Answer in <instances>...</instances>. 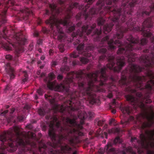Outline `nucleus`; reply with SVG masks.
<instances>
[{"instance_id":"13","label":"nucleus","mask_w":154,"mask_h":154,"mask_svg":"<svg viewBox=\"0 0 154 154\" xmlns=\"http://www.w3.org/2000/svg\"><path fill=\"white\" fill-rule=\"evenodd\" d=\"M105 121L104 120H100L99 118H97L95 120V123L98 126H100L103 125Z\"/></svg>"},{"instance_id":"15","label":"nucleus","mask_w":154,"mask_h":154,"mask_svg":"<svg viewBox=\"0 0 154 154\" xmlns=\"http://www.w3.org/2000/svg\"><path fill=\"white\" fill-rule=\"evenodd\" d=\"M80 61L83 64H86L88 63L89 60L86 58L82 57L80 58Z\"/></svg>"},{"instance_id":"17","label":"nucleus","mask_w":154,"mask_h":154,"mask_svg":"<svg viewBox=\"0 0 154 154\" xmlns=\"http://www.w3.org/2000/svg\"><path fill=\"white\" fill-rule=\"evenodd\" d=\"M58 48L61 52H63L65 50L64 45L63 44H60L58 46Z\"/></svg>"},{"instance_id":"35","label":"nucleus","mask_w":154,"mask_h":154,"mask_svg":"<svg viewBox=\"0 0 154 154\" xmlns=\"http://www.w3.org/2000/svg\"><path fill=\"white\" fill-rule=\"evenodd\" d=\"M54 51L52 49H50L49 51V54L50 55H51L53 53Z\"/></svg>"},{"instance_id":"2","label":"nucleus","mask_w":154,"mask_h":154,"mask_svg":"<svg viewBox=\"0 0 154 154\" xmlns=\"http://www.w3.org/2000/svg\"><path fill=\"white\" fill-rule=\"evenodd\" d=\"M147 2L152 3L149 6L143 7L140 8L137 12V16L139 17H147L149 16L151 12L154 11V0H146Z\"/></svg>"},{"instance_id":"29","label":"nucleus","mask_w":154,"mask_h":154,"mask_svg":"<svg viewBox=\"0 0 154 154\" xmlns=\"http://www.w3.org/2000/svg\"><path fill=\"white\" fill-rule=\"evenodd\" d=\"M57 63L56 61H53L52 62L51 66L52 67H54L57 65Z\"/></svg>"},{"instance_id":"10","label":"nucleus","mask_w":154,"mask_h":154,"mask_svg":"<svg viewBox=\"0 0 154 154\" xmlns=\"http://www.w3.org/2000/svg\"><path fill=\"white\" fill-rule=\"evenodd\" d=\"M97 134L98 135H101V136L103 137H104L106 138H107L108 134L106 132H104V134H103V132L102 131L101 129L100 128H99L97 131Z\"/></svg>"},{"instance_id":"1","label":"nucleus","mask_w":154,"mask_h":154,"mask_svg":"<svg viewBox=\"0 0 154 154\" xmlns=\"http://www.w3.org/2000/svg\"><path fill=\"white\" fill-rule=\"evenodd\" d=\"M147 137L142 133L140 135L141 140L139 141L143 147L148 149L150 147L154 148V130L146 131ZM147 154H154L153 151H148Z\"/></svg>"},{"instance_id":"41","label":"nucleus","mask_w":154,"mask_h":154,"mask_svg":"<svg viewBox=\"0 0 154 154\" xmlns=\"http://www.w3.org/2000/svg\"><path fill=\"white\" fill-rule=\"evenodd\" d=\"M50 14V11L48 10H46L45 11V14L46 15H49Z\"/></svg>"},{"instance_id":"18","label":"nucleus","mask_w":154,"mask_h":154,"mask_svg":"<svg viewBox=\"0 0 154 154\" xmlns=\"http://www.w3.org/2000/svg\"><path fill=\"white\" fill-rule=\"evenodd\" d=\"M39 114L41 116H44L45 114V112L43 109H39L38 110Z\"/></svg>"},{"instance_id":"21","label":"nucleus","mask_w":154,"mask_h":154,"mask_svg":"<svg viewBox=\"0 0 154 154\" xmlns=\"http://www.w3.org/2000/svg\"><path fill=\"white\" fill-rule=\"evenodd\" d=\"M113 124L114 126H116V120L113 119H112L109 121V124L111 125L112 124Z\"/></svg>"},{"instance_id":"52","label":"nucleus","mask_w":154,"mask_h":154,"mask_svg":"<svg viewBox=\"0 0 154 154\" xmlns=\"http://www.w3.org/2000/svg\"><path fill=\"white\" fill-rule=\"evenodd\" d=\"M35 99H36V100H37V99H38V97L37 96V95L36 94L35 95Z\"/></svg>"},{"instance_id":"60","label":"nucleus","mask_w":154,"mask_h":154,"mask_svg":"<svg viewBox=\"0 0 154 154\" xmlns=\"http://www.w3.org/2000/svg\"><path fill=\"white\" fill-rule=\"evenodd\" d=\"M136 20L137 21V19H136Z\"/></svg>"},{"instance_id":"33","label":"nucleus","mask_w":154,"mask_h":154,"mask_svg":"<svg viewBox=\"0 0 154 154\" xmlns=\"http://www.w3.org/2000/svg\"><path fill=\"white\" fill-rule=\"evenodd\" d=\"M24 73V77L25 78H28V75L27 73L26 72V71H24L23 72Z\"/></svg>"},{"instance_id":"24","label":"nucleus","mask_w":154,"mask_h":154,"mask_svg":"<svg viewBox=\"0 0 154 154\" xmlns=\"http://www.w3.org/2000/svg\"><path fill=\"white\" fill-rule=\"evenodd\" d=\"M88 115L90 118H91L94 116V113L93 112L89 111L88 112Z\"/></svg>"},{"instance_id":"56","label":"nucleus","mask_w":154,"mask_h":154,"mask_svg":"<svg viewBox=\"0 0 154 154\" xmlns=\"http://www.w3.org/2000/svg\"><path fill=\"white\" fill-rule=\"evenodd\" d=\"M98 67H100V64H99V65H98Z\"/></svg>"},{"instance_id":"26","label":"nucleus","mask_w":154,"mask_h":154,"mask_svg":"<svg viewBox=\"0 0 154 154\" xmlns=\"http://www.w3.org/2000/svg\"><path fill=\"white\" fill-rule=\"evenodd\" d=\"M26 128H28L29 129L31 130L33 128V126L32 124H30L29 125H28L26 126Z\"/></svg>"},{"instance_id":"30","label":"nucleus","mask_w":154,"mask_h":154,"mask_svg":"<svg viewBox=\"0 0 154 154\" xmlns=\"http://www.w3.org/2000/svg\"><path fill=\"white\" fill-rule=\"evenodd\" d=\"M82 26V23L80 22L76 24V26L78 27H80Z\"/></svg>"},{"instance_id":"8","label":"nucleus","mask_w":154,"mask_h":154,"mask_svg":"<svg viewBox=\"0 0 154 154\" xmlns=\"http://www.w3.org/2000/svg\"><path fill=\"white\" fill-rule=\"evenodd\" d=\"M102 32L101 29L99 30L96 29L94 32L92 36L93 37L94 40L95 41H99L100 39V37Z\"/></svg>"},{"instance_id":"53","label":"nucleus","mask_w":154,"mask_h":154,"mask_svg":"<svg viewBox=\"0 0 154 154\" xmlns=\"http://www.w3.org/2000/svg\"><path fill=\"white\" fill-rule=\"evenodd\" d=\"M44 67V66L42 65V66H40V68L41 69H42Z\"/></svg>"},{"instance_id":"46","label":"nucleus","mask_w":154,"mask_h":154,"mask_svg":"<svg viewBox=\"0 0 154 154\" xmlns=\"http://www.w3.org/2000/svg\"><path fill=\"white\" fill-rule=\"evenodd\" d=\"M25 108L27 110H29L30 109V107L29 106H26L25 107Z\"/></svg>"},{"instance_id":"49","label":"nucleus","mask_w":154,"mask_h":154,"mask_svg":"<svg viewBox=\"0 0 154 154\" xmlns=\"http://www.w3.org/2000/svg\"><path fill=\"white\" fill-rule=\"evenodd\" d=\"M41 63V61L40 60H39L37 61V63L38 65H39Z\"/></svg>"},{"instance_id":"59","label":"nucleus","mask_w":154,"mask_h":154,"mask_svg":"<svg viewBox=\"0 0 154 154\" xmlns=\"http://www.w3.org/2000/svg\"><path fill=\"white\" fill-rule=\"evenodd\" d=\"M106 142V140H105L104 141V142Z\"/></svg>"},{"instance_id":"5","label":"nucleus","mask_w":154,"mask_h":154,"mask_svg":"<svg viewBox=\"0 0 154 154\" xmlns=\"http://www.w3.org/2000/svg\"><path fill=\"white\" fill-rule=\"evenodd\" d=\"M67 60L68 58L66 57L63 58L62 65L60 69V71L62 73H67L69 71V68L67 65Z\"/></svg>"},{"instance_id":"22","label":"nucleus","mask_w":154,"mask_h":154,"mask_svg":"<svg viewBox=\"0 0 154 154\" xmlns=\"http://www.w3.org/2000/svg\"><path fill=\"white\" fill-rule=\"evenodd\" d=\"M27 135V137H36V135L34 133L30 132H28Z\"/></svg>"},{"instance_id":"34","label":"nucleus","mask_w":154,"mask_h":154,"mask_svg":"<svg viewBox=\"0 0 154 154\" xmlns=\"http://www.w3.org/2000/svg\"><path fill=\"white\" fill-rule=\"evenodd\" d=\"M112 94L111 93H109L107 95V97L109 98H111L112 97Z\"/></svg>"},{"instance_id":"12","label":"nucleus","mask_w":154,"mask_h":154,"mask_svg":"<svg viewBox=\"0 0 154 154\" xmlns=\"http://www.w3.org/2000/svg\"><path fill=\"white\" fill-rule=\"evenodd\" d=\"M134 119V118L133 117L131 116L127 120H121V123L122 124L126 125L129 124L130 121H133Z\"/></svg>"},{"instance_id":"39","label":"nucleus","mask_w":154,"mask_h":154,"mask_svg":"<svg viewBox=\"0 0 154 154\" xmlns=\"http://www.w3.org/2000/svg\"><path fill=\"white\" fill-rule=\"evenodd\" d=\"M113 114H115L116 112V110L114 109H112L111 110Z\"/></svg>"},{"instance_id":"37","label":"nucleus","mask_w":154,"mask_h":154,"mask_svg":"<svg viewBox=\"0 0 154 154\" xmlns=\"http://www.w3.org/2000/svg\"><path fill=\"white\" fill-rule=\"evenodd\" d=\"M42 42V40L41 39H39L37 41V43L39 45L41 44Z\"/></svg>"},{"instance_id":"4","label":"nucleus","mask_w":154,"mask_h":154,"mask_svg":"<svg viewBox=\"0 0 154 154\" xmlns=\"http://www.w3.org/2000/svg\"><path fill=\"white\" fill-rule=\"evenodd\" d=\"M33 15L32 10L25 7L24 9L18 12L17 16L20 19L22 18L25 20H27L29 18L30 16Z\"/></svg>"},{"instance_id":"7","label":"nucleus","mask_w":154,"mask_h":154,"mask_svg":"<svg viewBox=\"0 0 154 154\" xmlns=\"http://www.w3.org/2000/svg\"><path fill=\"white\" fill-rule=\"evenodd\" d=\"M140 140H137V138H136L135 137H131V141L132 142H133L135 140H137V142L139 144V146H140V147H141V149H139V148H138V146H136V145H135L134 146V147L136 148H137L138 152V153L140 154L142 152H143V149H145L146 150H147V152L148 151L150 150L149 149V147L148 149H146L145 148L143 147L141 145V144L140 143V142H138L139 141L141 140V138H140Z\"/></svg>"},{"instance_id":"50","label":"nucleus","mask_w":154,"mask_h":154,"mask_svg":"<svg viewBox=\"0 0 154 154\" xmlns=\"http://www.w3.org/2000/svg\"><path fill=\"white\" fill-rule=\"evenodd\" d=\"M112 103L113 104L115 105L116 104V102L115 100L114 99L112 101Z\"/></svg>"},{"instance_id":"9","label":"nucleus","mask_w":154,"mask_h":154,"mask_svg":"<svg viewBox=\"0 0 154 154\" xmlns=\"http://www.w3.org/2000/svg\"><path fill=\"white\" fill-rule=\"evenodd\" d=\"M121 111L123 114L127 113L129 114L131 112V108L128 106H125L124 107H121Z\"/></svg>"},{"instance_id":"27","label":"nucleus","mask_w":154,"mask_h":154,"mask_svg":"<svg viewBox=\"0 0 154 154\" xmlns=\"http://www.w3.org/2000/svg\"><path fill=\"white\" fill-rule=\"evenodd\" d=\"M17 119L20 121H21L23 120V117L22 116H19L17 117Z\"/></svg>"},{"instance_id":"31","label":"nucleus","mask_w":154,"mask_h":154,"mask_svg":"<svg viewBox=\"0 0 154 154\" xmlns=\"http://www.w3.org/2000/svg\"><path fill=\"white\" fill-rule=\"evenodd\" d=\"M8 112V110H7L4 111L3 112H2V114L3 115H5L6 114H7Z\"/></svg>"},{"instance_id":"6","label":"nucleus","mask_w":154,"mask_h":154,"mask_svg":"<svg viewBox=\"0 0 154 154\" xmlns=\"http://www.w3.org/2000/svg\"><path fill=\"white\" fill-rule=\"evenodd\" d=\"M5 70L7 73L10 77V79H12L15 78L14 75V71L13 68L11 66L10 63H7L5 64Z\"/></svg>"},{"instance_id":"16","label":"nucleus","mask_w":154,"mask_h":154,"mask_svg":"<svg viewBox=\"0 0 154 154\" xmlns=\"http://www.w3.org/2000/svg\"><path fill=\"white\" fill-rule=\"evenodd\" d=\"M122 140L119 137H117L113 141V143L116 144L117 143H120L122 142Z\"/></svg>"},{"instance_id":"57","label":"nucleus","mask_w":154,"mask_h":154,"mask_svg":"<svg viewBox=\"0 0 154 154\" xmlns=\"http://www.w3.org/2000/svg\"><path fill=\"white\" fill-rule=\"evenodd\" d=\"M38 73H39V72H37V74H38Z\"/></svg>"},{"instance_id":"23","label":"nucleus","mask_w":154,"mask_h":154,"mask_svg":"<svg viewBox=\"0 0 154 154\" xmlns=\"http://www.w3.org/2000/svg\"><path fill=\"white\" fill-rule=\"evenodd\" d=\"M5 58L8 60H11L12 59V57L10 55H7L5 56Z\"/></svg>"},{"instance_id":"43","label":"nucleus","mask_w":154,"mask_h":154,"mask_svg":"<svg viewBox=\"0 0 154 154\" xmlns=\"http://www.w3.org/2000/svg\"><path fill=\"white\" fill-rule=\"evenodd\" d=\"M27 79H28V78H25L23 79V82H25L27 81Z\"/></svg>"},{"instance_id":"3","label":"nucleus","mask_w":154,"mask_h":154,"mask_svg":"<svg viewBox=\"0 0 154 154\" xmlns=\"http://www.w3.org/2000/svg\"><path fill=\"white\" fill-rule=\"evenodd\" d=\"M3 2L5 6H4V9L0 11V27L2 24L6 22V12L9 6L14 5V0H8L7 2L4 1Z\"/></svg>"},{"instance_id":"42","label":"nucleus","mask_w":154,"mask_h":154,"mask_svg":"<svg viewBox=\"0 0 154 154\" xmlns=\"http://www.w3.org/2000/svg\"><path fill=\"white\" fill-rule=\"evenodd\" d=\"M33 45H29V50H31L33 48Z\"/></svg>"},{"instance_id":"28","label":"nucleus","mask_w":154,"mask_h":154,"mask_svg":"<svg viewBox=\"0 0 154 154\" xmlns=\"http://www.w3.org/2000/svg\"><path fill=\"white\" fill-rule=\"evenodd\" d=\"M11 88V86L9 85H8L6 87L5 89V91L9 90Z\"/></svg>"},{"instance_id":"58","label":"nucleus","mask_w":154,"mask_h":154,"mask_svg":"<svg viewBox=\"0 0 154 154\" xmlns=\"http://www.w3.org/2000/svg\"><path fill=\"white\" fill-rule=\"evenodd\" d=\"M106 142V140H105L104 141V142Z\"/></svg>"},{"instance_id":"32","label":"nucleus","mask_w":154,"mask_h":154,"mask_svg":"<svg viewBox=\"0 0 154 154\" xmlns=\"http://www.w3.org/2000/svg\"><path fill=\"white\" fill-rule=\"evenodd\" d=\"M43 31L44 33H48V29L45 28H43Z\"/></svg>"},{"instance_id":"47","label":"nucleus","mask_w":154,"mask_h":154,"mask_svg":"<svg viewBox=\"0 0 154 154\" xmlns=\"http://www.w3.org/2000/svg\"><path fill=\"white\" fill-rule=\"evenodd\" d=\"M45 59V57L44 56H41L40 57V59L42 60H44Z\"/></svg>"},{"instance_id":"19","label":"nucleus","mask_w":154,"mask_h":154,"mask_svg":"<svg viewBox=\"0 0 154 154\" xmlns=\"http://www.w3.org/2000/svg\"><path fill=\"white\" fill-rule=\"evenodd\" d=\"M57 3L62 6H65L66 4V1H63L62 0H58Z\"/></svg>"},{"instance_id":"55","label":"nucleus","mask_w":154,"mask_h":154,"mask_svg":"<svg viewBox=\"0 0 154 154\" xmlns=\"http://www.w3.org/2000/svg\"><path fill=\"white\" fill-rule=\"evenodd\" d=\"M44 75V74H41V77H42L43 76V75Z\"/></svg>"},{"instance_id":"25","label":"nucleus","mask_w":154,"mask_h":154,"mask_svg":"<svg viewBox=\"0 0 154 154\" xmlns=\"http://www.w3.org/2000/svg\"><path fill=\"white\" fill-rule=\"evenodd\" d=\"M63 78V76L60 74H59L58 75L57 77V79L60 80H62Z\"/></svg>"},{"instance_id":"11","label":"nucleus","mask_w":154,"mask_h":154,"mask_svg":"<svg viewBox=\"0 0 154 154\" xmlns=\"http://www.w3.org/2000/svg\"><path fill=\"white\" fill-rule=\"evenodd\" d=\"M121 131V129L119 128H115L109 130L108 132L109 134L112 133H119Z\"/></svg>"},{"instance_id":"20","label":"nucleus","mask_w":154,"mask_h":154,"mask_svg":"<svg viewBox=\"0 0 154 154\" xmlns=\"http://www.w3.org/2000/svg\"><path fill=\"white\" fill-rule=\"evenodd\" d=\"M36 92L37 94H38V95L40 96L42 95L44 93L43 90L40 88L37 90Z\"/></svg>"},{"instance_id":"51","label":"nucleus","mask_w":154,"mask_h":154,"mask_svg":"<svg viewBox=\"0 0 154 154\" xmlns=\"http://www.w3.org/2000/svg\"><path fill=\"white\" fill-rule=\"evenodd\" d=\"M38 51L40 53L42 52V50L41 48H39L38 49Z\"/></svg>"},{"instance_id":"14","label":"nucleus","mask_w":154,"mask_h":154,"mask_svg":"<svg viewBox=\"0 0 154 154\" xmlns=\"http://www.w3.org/2000/svg\"><path fill=\"white\" fill-rule=\"evenodd\" d=\"M24 3L27 4L31 3L32 4H34L36 2L42 1V0H23Z\"/></svg>"},{"instance_id":"48","label":"nucleus","mask_w":154,"mask_h":154,"mask_svg":"<svg viewBox=\"0 0 154 154\" xmlns=\"http://www.w3.org/2000/svg\"><path fill=\"white\" fill-rule=\"evenodd\" d=\"M72 64L73 66H75L76 65V63L75 61H73L72 63Z\"/></svg>"},{"instance_id":"38","label":"nucleus","mask_w":154,"mask_h":154,"mask_svg":"<svg viewBox=\"0 0 154 154\" xmlns=\"http://www.w3.org/2000/svg\"><path fill=\"white\" fill-rule=\"evenodd\" d=\"M42 23V20L41 19L39 18L38 19V25H40Z\"/></svg>"},{"instance_id":"40","label":"nucleus","mask_w":154,"mask_h":154,"mask_svg":"<svg viewBox=\"0 0 154 154\" xmlns=\"http://www.w3.org/2000/svg\"><path fill=\"white\" fill-rule=\"evenodd\" d=\"M38 35H38V32H35L34 33V35L35 36L37 37V36H38Z\"/></svg>"},{"instance_id":"54","label":"nucleus","mask_w":154,"mask_h":154,"mask_svg":"<svg viewBox=\"0 0 154 154\" xmlns=\"http://www.w3.org/2000/svg\"><path fill=\"white\" fill-rule=\"evenodd\" d=\"M9 106L8 105H7L6 106V108L7 109L9 107Z\"/></svg>"},{"instance_id":"44","label":"nucleus","mask_w":154,"mask_h":154,"mask_svg":"<svg viewBox=\"0 0 154 154\" xmlns=\"http://www.w3.org/2000/svg\"><path fill=\"white\" fill-rule=\"evenodd\" d=\"M99 152H100L101 154H103L104 153V151L102 150H101V149L99 150Z\"/></svg>"},{"instance_id":"36","label":"nucleus","mask_w":154,"mask_h":154,"mask_svg":"<svg viewBox=\"0 0 154 154\" xmlns=\"http://www.w3.org/2000/svg\"><path fill=\"white\" fill-rule=\"evenodd\" d=\"M15 110V109L13 108H11V112H10V114H12L14 112Z\"/></svg>"},{"instance_id":"45","label":"nucleus","mask_w":154,"mask_h":154,"mask_svg":"<svg viewBox=\"0 0 154 154\" xmlns=\"http://www.w3.org/2000/svg\"><path fill=\"white\" fill-rule=\"evenodd\" d=\"M3 2V1H0V7H3V5H2V4Z\"/></svg>"}]
</instances>
